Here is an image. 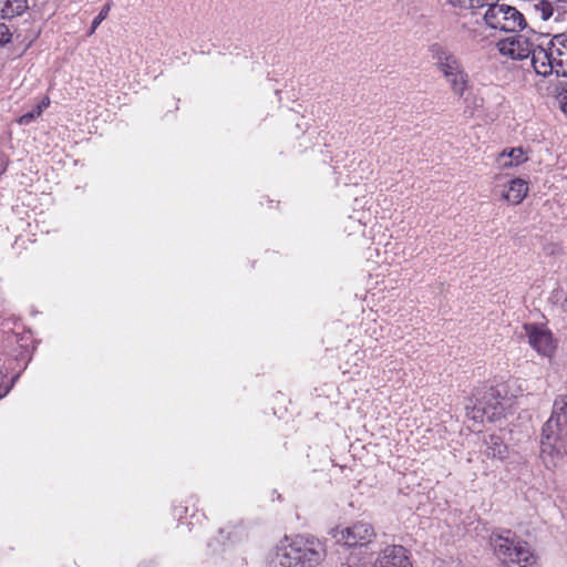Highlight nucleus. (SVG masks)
Here are the masks:
<instances>
[{"label":"nucleus","instance_id":"obj_3","mask_svg":"<svg viewBox=\"0 0 567 567\" xmlns=\"http://www.w3.org/2000/svg\"><path fill=\"white\" fill-rule=\"evenodd\" d=\"M533 68L542 76L553 73L567 76V34H556L546 45H537L533 54Z\"/></svg>","mask_w":567,"mask_h":567},{"label":"nucleus","instance_id":"obj_14","mask_svg":"<svg viewBox=\"0 0 567 567\" xmlns=\"http://www.w3.org/2000/svg\"><path fill=\"white\" fill-rule=\"evenodd\" d=\"M27 8V0H0V17L10 19L22 14Z\"/></svg>","mask_w":567,"mask_h":567},{"label":"nucleus","instance_id":"obj_5","mask_svg":"<svg viewBox=\"0 0 567 567\" xmlns=\"http://www.w3.org/2000/svg\"><path fill=\"white\" fill-rule=\"evenodd\" d=\"M567 426V395H558L554 403L549 419L543 425L540 434V456L546 462V456L558 454L556 444L561 439Z\"/></svg>","mask_w":567,"mask_h":567},{"label":"nucleus","instance_id":"obj_2","mask_svg":"<svg viewBox=\"0 0 567 567\" xmlns=\"http://www.w3.org/2000/svg\"><path fill=\"white\" fill-rule=\"evenodd\" d=\"M429 54L433 65L449 83L452 93L462 97L470 86V76L461 60L439 42L429 45Z\"/></svg>","mask_w":567,"mask_h":567},{"label":"nucleus","instance_id":"obj_18","mask_svg":"<svg viewBox=\"0 0 567 567\" xmlns=\"http://www.w3.org/2000/svg\"><path fill=\"white\" fill-rule=\"evenodd\" d=\"M498 0H471V9H482L484 7H488L489 4H495Z\"/></svg>","mask_w":567,"mask_h":567},{"label":"nucleus","instance_id":"obj_6","mask_svg":"<svg viewBox=\"0 0 567 567\" xmlns=\"http://www.w3.org/2000/svg\"><path fill=\"white\" fill-rule=\"evenodd\" d=\"M484 21L489 28L505 32H516L525 27V19L516 8L498 1L487 7Z\"/></svg>","mask_w":567,"mask_h":567},{"label":"nucleus","instance_id":"obj_16","mask_svg":"<svg viewBox=\"0 0 567 567\" xmlns=\"http://www.w3.org/2000/svg\"><path fill=\"white\" fill-rule=\"evenodd\" d=\"M111 10V6L110 3H106L102 10L100 11V13L95 17V19L93 20L92 22V25H91V30L89 32V34H93L96 30V28L99 27V24L104 20L106 19L109 12Z\"/></svg>","mask_w":567,"mask_h":567},{"label":"nucleus","instance_id":"obj_4","mask_svg":"<svg viewBox=\"0 0 567 567\" xmlns=\"http://www.w3.org/2000/svg\"><path fill=\"white\" fill-rule=\"evenodd\" d=\"M491 545L495 556L506 567H539L527 544L517 540L508 529L502 534H492Z\"/></svg>","mask_w":567,"mask_h":567},{"label":"nucleus","instance_id":"obj_11","mask_svg":"<svg viewBox=\"0 0 567 567\" xmlns=\"http://www.w3.org/2000/svg\"><path fill=\"white\" fill-rule=\"evenodd\" d=\"M527 183L524 179L515 178L508 183L507 188L502 194V198L507 200L509 204L518 205L527 196Z\"/></svg>","mask_w":567,"mask_h":567},{"label":"nucleus","instance_id":"obj_21","mask_svg":"<svg viewBox=\"0 0 567 567\" xmlns=\"http://www.w3.org/2000/svg\"><path fill=\"white\" fill-rule=\"evenodd\" d=\"M50 104V100L49 97H44L37 106L35 109L33 110V112L40 116L43 112L44 109H47Z\"/></svg>","mask_w":567,"mask_h":567},{"label":"nucleus","instance_id":"obj_15","mask_svg":"<svg viewBox=\"0 0 567 567\" xmlns=\"http://www.w3.org/2000/svg\"><path fill=\"white\" fill-rule=\"evenodd\" d=\"M556 100L559 107L567 116V83H560L559 86H557Z\"/></svg>","mask_w":567,"mask_h":567},{"label":"nucleus","instance_id":"obj_1","mask_svg":"<svg viewBox=\"0 0 567 567\" xmlns=\"http://www.w3.org/2000/svg\"><path fill=\"white\" fill-rule=\"evenodd\" d=\"M324 551L318 539L297 537L280 542L267 556V567H316Z\"/></svg>","mask_w":567,"mask_h":567},{"label":"nucleus","instance_id":"obj_13","mask_svg":"<svg viewBox=\"0 0 567 567\" xmlns=\"http://www.w3.org/2000/svg\"><path fill=\"white\" fill-rule=\"evenodd\" d=\"M528 157L522 147L504 150L497 157V163L501 168H509L518 166L526 162Z\"/></svg>","mask_w":567,"mask_h":567},{"label":"nucleus","instance_id":"obj_10","mask_svg":"<svg viewBox=\"0 0 567 567\" xmlns=\"http://www.w3.org/2000/svg\"><path fill=\"white\" fill-rule=\"evenodd\" d=\"M498 51L502 55L513 60H524L529 55L533 58L536 47L524 35H513L497 43Z\"/></svg>","mask_w":567,"mask_h":567},{"label":"nucleus","instance_id":"obj_22","mask_svg":"<svg viewBox=\"0 0 567 567\" xmlns=\"http://www.w3.org/2000/svg\"><path fill=\"white\" fill-rule=\"evenodd\" d=\"M561 308H563V311L567 313V292H566V297L561 303Z\"/></svg>","mask_w":567,"mask_h":567},{"label":"nucleus","instance_id":"obj_9","mask_svg":"<svg viewBox=\"0 0 567 567\" xmlns=\"http://www.w3.org/2000/svg\"><path fill=\"white\" fill-rule=\"evenodd\" d=\"M375 536L372 525L365 522H357L336 535L338 542L348 547H364L369 545Z\"/></svg>","mask_w":567,"mask_h":567},{"label":"nucleus","instance_id":"obj_19","mask_svg":"<svg viewBox=\"0 0 567 567\" xmlns=\"http://www.w3.org/2000/svg\"><path fill=\"white\" fill-rule=\"evenodd\" d=\"M450 4L453 7H457L461 9H471V0H447Z\"/></svg>","mask_w":567,"mask_h":567},{"label":"nucleus","instance_id":"obj_8","mask_svg":"<svg viewBox=\"0 0 567 567\" xmlns=\"http://www.w3.org/2000/svg\"><path fill=\"white\" fill-rule=\"evenodd\" d=\"M473 419H483L486 415L489 421H494L503 412L499 391L488 388L478 392L473 402Z\"/></svg>","mask_w":567,"mask_h":567},{"label":"nucleus","instance_id":"obj_20","mask_svg":"<svg viewBox=\"0 0 567 567\" xmlns=\"http://www.w3.org/2000/svg\"><path fill=\"white\" fill-rule=\"evenodd\" d=\"M35 117H38V115L32 111V112H29V113H25L23 114L20 118H19V123L22 124V125H27L29 123H31Z\"/></svg>","mask_w":567,"mask_h":567},{"label":"nucleus","instance_id":"obj_17","mask_svg":"<svg viewBox=\"0 0 567 567\" xmlns=\"http://www.w3.org/2000/svg\"><path fill=\"white\" fill-rule=\"evenodd\" d=\"M12 33L10 32L9 27L0 22V47L8 44L11 41Z\"/></svg>","mask_w":567,"mask_h":567},{"label":"nucleus","instance_id":"obj_23","mask_svg":"<svg viewBox=\"0 0 567 567\" xmlns=\"http://www.w3.org/2000/svg\"><path fill=\"white\" fill-rule=\"evenodd\" d=\"M565 452H566V454H567V443H566V446H565Z\"/></svg>","mask_w":567,"mask_h":567},{"label":"nucleus","instance_id":"obj_12","mask_svg":"<svg viewBox=\"0 0 567 567\" xmlns=\"http://www.w3.org/2000/svg\"><path fill=\"white\" fill-rule=\"evenodd\" d=\"M484 444L486 446L484 450L486 457L498 460H505L507 457V446L501 436L496 434H489L484 439Z\"/></svg>","mask_w":567,"mask_h":567},{"label":"nucleus","instance_id":"obj_7","mask_svg":"<svg viewBox=\"0 0 567 567\" xmlns=\"http://www.w3.org/2000/svg\"><path fill=\"white\" fill-rule=\"evenodd\" d=\"M526 338L528 344L540 355L551 357L556 349V342L551 331L544 324L525 323L519 334Z\"/></svg>","mask_w":567,"mask_h":567}]
</instances>
